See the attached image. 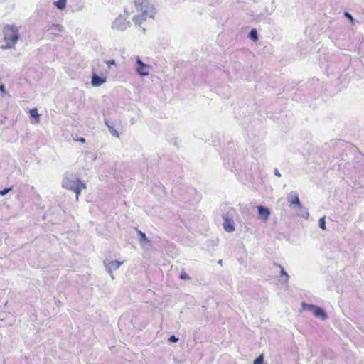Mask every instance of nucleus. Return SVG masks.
I'll list each match as a JSON object with an SVG mask.
<instances>
[{"instance_id": "1", "label": "nucleus", "mask_w": 364, "mask_h": 364, "mask_svg": "<svg viewBox=\"0 0 364 364\" xmlns=\"http://www.w3.org/2000/svg\"><path fill=\"white\" fill-rule=\"evenodd\" d=\"M19 28L15 25H6L3 28L4 44L1 49L6 50L14 48L19 39Z\"/></svg>"}, {"instance_id": "15", "label": "nucleus", "mask_w": 364, "mask_h": 364, "mask_svg": "<svg viewBox=\"0 0 364 364\" xmlns=\"http://www.w3.org/2000/svg\"><path fill=\"white\" fill-rule=\"evenodd\" d=\"M67 4V0H58L53 4L60 10L65 9Z\"/></svg>"}, {"instance_id": "6", "label": "nucleus", "mask_w": 364, "mask_h": 364, "mask_svg": "<svg viewBox=\"0 0 364 364\" xmlns=\"http://www.w3.org/2000/svg\"><path fill=\"white\" fill-rule=\"evenodd\" d=\"M130 26V22L122 16L117 17L112 24V28L119 31H125Z\"/></svg>"}, {"instance_id": "25", "label": "nucleus", "mask_w": 364, "mask_h": 364, "mask_svg": "<svg viewBox=\"0 0 364 364\" xmlns=\"http://www.w3.org/2000/svg\"><path fill=\"white\" fill-rule=\"evenodd\" d=\"M301 216L305 219H308L309 217V213L306 209H304L303 213L301 214Z\"/></svg>"}, {"instance_id": "20", "label": "nucleus", "mask_w": 364, "mask_h": 364, "mask_svg": "<svg viewBox=\"0 0 364 364\" xmlns=\"http://www.w3.org/2000/svg\"><path fill=\"white\" fill-rule=\"evenodd\" d=\"M249 37L250 39H252L253 41H256L258 39L257 36V32L255 29H252L251 31L249 33Z\"/></svg>"}, {"instance_id": "23", "label": "nucleus", "mask_w": 364, "mask_h": 364, "mask_svg": "<svg viewBox=\"0 0 364 364\" xmlns=\"http://www.w3.org/2000/svg\"><path fill=\"white\" fill-rule=\"evenodd\" d=\"M344 16L350 21V22L353 24L355 19L353 16L348 11L344 12Z\"/></svg>"}, {"instance_id": "5", "label": "nucleus", "mask_w": 364, "mask_h": 364, "mask_svg": "<svg viewBox=\"0 0 364 364\" xmlns=\"http://www.w3.org/2000/svg\"><path fill=\"white\" fill-rule=\"evenodd\" d=\"M136 63L135 70L139 75L142 77L149 75L151 70L150 65L144 63L139 57L136 58Z\"/></svg>"}, {"instance_id": "28", "label": "nucleus", "mask_w": 364, "mask_h": 364, "mask_svg": "<svg viewBox=\"0 0 364 364\" xmlns=\"http://www.w3.org/2000/svg\"><path fill=\"white\" fill-rule=\"evenodd\" d=\"M178 341V338H176L175 336H171L169 338V341L170 342H177Z\"/></svg>"}, {"instance_id": "18", "label": "nucleus", "mask_w": 364, "mask_h": 364, "mask_svg": "<svg viewBox=\"0 0 364 364\" xmlns=\"http://www.w3.org/2000/svg\"><path fill=\"white\" fill-rule=\"evenodd\" d=\"M317 306L313 305V304H309L305 302H302L301 307L304 310H307L311 312H314V309H316Z\"/></svg>"}, {"instance_id": "10", "label": "nucleus", "mask_w": 364, "mask_h": 364, "mask_svg": "<svg viewBox=\"0 0 364 364\" xmlns=\"http://www.w3.org/2000/svg\"><path fill=\"white\" fill-rule=\"evenodd\" d=\"M105 123L106 126L107 127V128H108L111 135L114 136V137H116V138H119V136H120L119 132L114 127V126L112 124V122H109L107 119H105Z\"/></svg>"}, {"instance_id": "17", "label": "nucleus", "mask_w": 364, "mask_h": 364, "mask_svg": "<svg viewBox=\"0 0 364 364\" xmlns=\"http://www.w3.org/2000/svg\"><path fill=\"white\" fill-rule=\"evenodd\" d=\"M31 117H33L36 119V122L38 123L40 122L39 114L38 112V109L36 108H33L30 109L29 111Z\"/></svg>"}, {"instance_id": "35", "label": "nucleus", "mask_w": 364, "mask_h": 364, "mask_svg": "<svg viewBox=\"0 0 364 364\" xmlns=\"http://www.w3.org/2000/svg\"><path fill=\"white\" fill-rule=\"evenodd\" d=\"M218 263L221 264V263H222V260H220V261L218 262Z\"/></svg>"}, {"instance_id": "27", "label": "nucleus", "mask_w": 364, "mask_h": 364, "mask_svg": "<svg viewBox=\"0 0 364 364\" xmlns=\"http://www.w3.org/2000/svg\"><path fill=\"white\" fill-rule=\"evenodd\" d=\"M180 277L182 279H190L188 275L186 273H185V272H181V274L180 275Z\"/></svg>"}, {"instance_id": "12", "label": "nucleus", "mask_w": 364, "mask_h": 364, "mask_svg": "<svg viewBox=\"0 0 364 364\" xmlns=\"http://www.w3.org/2000/svg\"><path fill=\"white\" fill-rule=\"evenodd\" d=\"M106 79L104 77H100L96 74H93L92 77V86H100L105 82Z\"/></svg>"}, {"instance_id": "24", "label": "nucleus", "mask_w": 364, "mask_h": 364, "mask_svg": "<svg viewBox=\"0 0 364 364\" xmlns=\"http://www.w3.org/2000/svg\"><path fill=\"white\" fill-rule=\"evenodd\" d=\"M254 364H264V358H263V355H259V357H257L255 361H254Z\"/></svg>"}, {"instance_id": "19", "label": "nucleus", "mask_w": 364, "mask_h": 364, "mask_svg": "<svg viewBox=\"0 0 364 364\" xmlns=\"http://www.w3.org/2000/svg\"><path fill=\"white\" fill-rule=\"evenodd\" d=\"M51 29L55 30L58 32H63L64 31L63 26L59 24L51 25L48 28H47V31H50Z\"/></svg>"}, {"instance_id": "21", "label": "nucleus", "mask_w": 364, "mask_h": 364, "mask_svg": "<svg viewBox=\"0 0 364 364\" xmlns=\"http://www.w3.org/2000/svg\"><path fill=\"white\" fill-rule=\"evenodd\" d=\"M278 267L280 268V272L282 275H284L285 277V279L284 280V282L287 283L289 280V274L286 272L284 267L279 264H277Z\"/></svg>"}, {"instance_id": "22", "label": "nucleus", "mask_w": 364, "mask_h": 364, "mask_svg": "<svg viewBox=\"0 0 364 364\" xmlns=\"http://www.w3.org/2000/svg\"><path fill=\"white\" fill-rule=\"evenodd\" d=\"M318 225L319 227L323 230H325L326 229V222H325V217H322L318 220Z\"/></svg>"}, {"instance_id": "4", "label": "nucleus", "mask_w": 364, "mask_h": 364, "mask_svg": "<svg viewBox=\"0 0 364 364\" xmlns=\"http://www.w3.org/2000/svg\"><path fill=\"white\" fill-rule=\"evenodd\" d=\"M232 212L233 210L231 209L226 214L223 215V226L224 230L228 232H232L235 231V222L233 220Z\"/></svg>"}, {"instance_id": "16", "label": "nucleus", "mask_w": 364, "mask_h": 364, "mask_svg": "<svg viewBox=\"0 0 364 364\" xmlns=\"http://www.w3.org/2000/svg\"><path fill=\"white\" fill-rule=\"evenodd\" d=\"M138 233L140 235L141 238L139 240V242L141 245L148 244L149 243V240L146 236V234L142 232L141 230H138Z\"/></svg>"}, {"instance_id": "2", "label": "nucleus", "mask_w": 364, "mask_h": 364, "mask_svg": "<svg viewBox=\"0 0 364 364\" xmlns=\"http://www.w3.org/2000/svg\"><path fill=\"white\" fill-rule=\"evenodd\" d=\"M136 11L146 13V15H155L156 11L153 4L149 0H134Z\"/></svg>"}, {"instance_id": "7", "label": "nucleus", "mask_w": 364, "mask_h": 364, "mask_svg": "<svg viewBox=\"0 0 364 364\" xmlns=\"http://www.w3.org/2000/svg\"><path fill=\"white\" fill-rule=\"evenodd\" d=\"M122 264L123 262H120L118 260H104L105 267L109 273H111V272H113V270H117V269H119Z\"/></svg>"}, {"instance_id": "8", "label": "nucleus", "mask_w": 364, "mask_h": 364, "mask_svg": "<svg viewBox=\"0 0 364 364\" xmlns=\"http://www.w3.org/2000/svg\"><path fill=\"white\" fill-rule=\"evenodd\" d=\"M154 15H146V13H139L134 16L132 20L135 25L141 26L144 22L146 21L148 19H154Z\"/></svg>"}, {"instance_id": "33", "label": "nucleus", "mask_w": 364, "mask_h": 364, "mask_svg": "<svg viewBox=\"0 0 364 364\" xmlns=\"http://www.w3.org/2000/svg\"><path fill=\"white\" fill-rule=\"evenodd\" d=\"M109 275H110V277H111L112 279H114V274H113L112 272H111V273H109Z\"/></svg>"}, {"instance_id": "14", "label": "nucleus", "mask_w": 364, "mask_h": 364, "mask_svg": "<svg viewBox=\"0 0 364 364\" xmlns=\"http://www.w3.org/2000/svg\"><path fill=\"white\" fill-rule=\"evenodd\" d=\"M86 188L87 187H86L85 183L82 182L77 186H75L73 189L71 190V191H73L76 194V198H75L76 200H78L79 196H80V194L81 193V191L86 189Z\"/></svg>"}, {"instance_id": "3", "label": "nucleus", "mask_w": 364, "mask_h": 364, "mask_svg": "<svg viewBox=\"0 0 364 364\" xmlns=\"http://www.w3.org/2000/svg\"><path fill=\"white\" fill-rule=\"evenodd\" d=\"M82 182L77 177L66 173L62 181V187L71 191Z\"/></svg>"}, {"instance_id": "30", "label": "nucleus", "mask_w": 364, "mask_h": 364, "mask_svg": "<svg viewBox=\"0 0 364 364\" xmlns=\"http://www.w3.org/2000/svg\"><path fill=\"white\" fill-rule=\"evenodd\" d=\"M274 173L275 176H277L278 177H281V173H279L278 169L275 168Z\"/></svg>"}, {"instance_id": "32", "label": "nucleus", "mask_w": 364, "mask_h": 364, "mask_svg": "<svg viewBox=\"0 0 364 364\" xmlns=\"http://www.w3.org/2000/svg\"><path fill=\"white\" fill-rule=\"evenodd\" d=\"M0 91H5V87L4 85H0Z\"/></svg>"}, {"instance_id": "11", "label": "nucleus", "mask_w": 364, "mask_h": 364, "mask_svg": "<svg viewBox=\"0 0 364 364\" xmlns=\"http://www.w3.org/2000/svg\"><path fill=\"white\" fill-rule=\"evenodd\" d=\"M257 209L259 216L263 218L264 221L267 220L270 215L269 209L263 206H258Z\"/></svg>"}, {"instance_id": "26", "label": "nucleus", "mask_w": 364, "mask_h": 364, "mask_svg": "<svg viewBox=\"0 0 364 364\" xmlns=\"http://www.w3.org/2000/svg\"><path fill=\"white\" fill-rule=\"evenodd\" d=\"M11 190V188H5L4 190H1L0 191V195L1 196H4V195L7 194Z\"/></svg>"}, {"instance_id": "13", "label": "nucleus", "mask_w": 364, "mask_h": 364, "mask_svg": "<svg viewBox=\"0 0 364 364\" xmlns=\"http://www.w3.org/2000/svg\"><path fill=\"white\" fill-rule=\"evenodd\" d=\"M313 314L316 317L320 318L322 320H326L328 317L324 311L321 307L318 306L316 307Z\"/></svg>"}, {"instance_id": "31", "label": "nucleus", "mask_w": 364, "mask_h": 364, "mask_svg": "<svg viewBox=\"0 0 364 364\" xmlns=\"http://www.w3.org/2000/svg\"><path fill=\"white\" fill-rule=\"evenodd\" d=\"M78 141H79L80 142H81V143H85V139L82 137V138H80V139H78Z\"/></svg>"}, {"instance_id": "29", "label": "nucleus", "mask_w": 364, "mask_h": 364, "mask_svg": "<svg viewBox=\"0 0 364 364\" xmlns=\"http://www.w3.org/2000/svg\"><path fill=\"white\" fill-rule=\"evenodd\" d=\"M106 63H107V65L109 67L111 65H114L115 64V60H107Z\"/></svg>"}, {"instance_id": "34", "label": "nucleus", "mask_w": 364, "mask_h": 364, "mask_svg": "<svg viewBox=\"0 0 364 364\" xmlns=\"http://www.w3.org/2000/svg\"><path fill=\"white\" fill-rule=\"evenodd\" d=\"M174 144H175V145H176V146H178V141H176V142L174 143Z\"/></svg>"}, {"instance_id": "9", "label": "nucleus", "mask_w": 364, "mask_h": 364, "mask_svg": "<svg viewBox=\"0 0 364 364\" xmlns=\"http://www.w3.org/2000/svg\"><path fill=\"white\" fill-rule=\"evenodd\" d=\"M287 201L289 203L290 206L301 207L299 195L296 191H291L287 195Z\"/></svg>"}]
</instances>
